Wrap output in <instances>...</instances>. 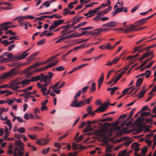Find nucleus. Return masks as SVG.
I'll return each instance as SVG.
<instances>
[{
	"label": "nucleus",
	"instance_id": "obj_1",
	"mask_svg": "<svg viewBox=\"0 0 156 156\" xmlns=\"http://www.w3.org/2000/svg\"><path fill=\"white\" fill-rule=\"evenodd\" d=\"M15 144L16 146L14 148L15 151L13 153V156H18L17 153L16 152L17 151L19 156H23L24 152V145L23 143L20 140H15Z\"/></svg>",
	"mask_w": 156,
	"mask_h": 156
},
{
	"label": "nucleus",
	"instance_id": "obj_2",
	"mask_svg": "<svg viewBox=\"0 0 156 156\" xmlns=\"http://www.w3.org/2000/svg\"><path fill=\"white\" fill-rule=\"evenodd\" d=\"M23 66V64H19L17 62L16 67L11 69L9 72L5 73L0 77V80L12 78L16 76L19 73L18 71L16 70L17 68Z\"/></svg>",
	"mask_w": 156,
	"mask_h": 156
},
{
	"label": "nucleus",
	"instance_id": "obj_3",
	"mask_svg": "<svg viewBox=\"0 0 156 156\" xmlns=\"http://www.w3.org/2000/svg\"><path fill=\"white\" fill-rule=\"evenodd\" d=\"M108 104L107 103H105L103 104L102 106H100L94 112H92V106H90L88 107V108L87 109V111L88 114L94 116V115L96 112H104L106 109V107H108Z\"/></svg>",
	"mask_w": 156,
	"mask_h": 156
},
{
	"label": "nucleus",
	"instance_id": "obj_4",
	"mask_svg": "<svg viewBox=\"0 0 156 156\" xmlns=\"http://www.w3.org/2000/svg\"><path fill=\"white\" fill-rule=\"evenodd\" d=\"M86 103L84 100L80 101H77V98H75L71 103L70 106L78 108L81 107L83 105H84Z\"/></svg>",
	"mask_w": 156,
	"mask_h": 156
},
{
	"label": "nucleus",
	"instance_id": "obj_5",
	"mask_svg": "<svg viewBox=\"0 0 156 156\" xmlns=\"http://www.w3.org/2000/svg\"><path fill=\"white\" fill-rule=\"evenodd\" d=\"M64 21V20L60 19L55 20L54 21L53 24L49 28V31L51 32L55 29L59 25L62 24Z\"/></svg>",
	"mask_w": 156,
	"mask_h": 156
},
{
	"label": "nucleus",
	"instance_id": "obj_6",
	"mask_svg": "<svg viewBox=\"0 0 156 156\" xmlns=\"http://www.w3.org/2000/svg\"><path fill=\"white\" fill-rule=\"evenodd\" d=\"M58 61L57 60H56L55 61V62H53L52 63H51L50 64H49V65H48L45 66L41 68H38V69H36L35 70V71H38V72H40L42 70H46V69H47L49 68H51V67H53V66H55V65H56L58 64Z\"/></svg>",
	"mask_w": 156,
	"mask_h": 156
},
{
	"label": "nucleus",
	"instance_id": "obj_7",
	"mask_svg": "<svg viewBox=\"0 0 156 156\" xmlns=\"http://www.w3.org/2000/svg\"><path fill=\"white\" fill-rule=\"evenodd\" d=\"M151 18V17L150 16H149L147 17L146 18H144L143 19H142L140 20H138L134 23H139V24L138 25H137V26H139L141 25H143L145 22L147 21L148 20H149Z\"/></svg>",
	"mask_w": 156,
	"mask_h": 156
},
{
	"label": "nucleus",
	"instance_id": "obj_8",
	"mask_svg": "<svg viewBox=\"0 0 156 156\" xmlns=\"http://www.w3.org/2000/svg\"><path fill=\"white\" fill-rule=\"evenodd\" d=\"M137 27V25H132L131 24L129 27L128 28L126 29V33H128L131 31H133L137 30V29L135 28Z\"/></svg>",
	"mask_w": 156,
	"mask_h": 156
},
{
	"label": "nucleus",
	"instance_id": "obj_9",
	"mask_svg": "<svg viewBox=\"0 0 156 156\" xmlns=\"http://www.w3.org/2000/svg\"><path fill=\"white\" fill-rule=\"evenodd\" d=\"M21 80V79L19 77H17L11 81L9 83L10 87H15L17 85V83L18 81Z\"/></svg>",
	"mask_w": 156,
	"mask_h": 156
},
{
	"label": "nucleus",
	"instance_id": "obj_10",
	"mask_svg": "<svg viewBox=\"0 0 156 156\" xmlns=\"http://www.w3.org/2000/svg\"><path fill=\"white\" fill-rule=\"evenodd\" d=\"M104 31H107V28H101L94 29V33L95 35H96L97 36H98L100 33Z\"/></svg>",
	"mask_w": 156,
	"mask_h": 156
},
{
	"label": "nucleus",
	"instance_id": "obj_11",
	"mask_svg": "<svg viewBox=\"0 0 156 156\" xmlns=\"http://www.w3.org/2000/svg\"><path fill=\"white\" fill-rule=\"evenodd\" d=\"M116 23L115 21L110 22L107 23L103 24L102 26L103 27H115L116 26Z\"/></svg>",
	"mask_w": 156,
	"mask_h": 156
},
{
	"label": "nucleus",
	"instance_id": "obj_12",
	"mask_svg": "<svg viewBox=\"0 0 156 156\" xmlns=\"http://www.w3.org/2000/svg\"><path fill=\"white\" fill-rule=\"evenodd\" d=\"M49 140L45 138H43L41 141H43V143H41V140H38L36 142V143L40 145H44L47 144L49 142Z\"/></svg>",
	"mask_w": 156,
	"mask_h": 156
},
{
	"label": "nucleus",
	"instance_id": "obj_13",
	"mask_svg": "<svg viewBox=\"0 0 156 156\" xmlns=\"http://www.w3.org/2000/svg\"><path fill=\"white\" fill-rule=\"evenodd\" d=\"M41 79V77L40 75H37V76H34L32 77L30 80L27 79V80H28V85L29 84L30 82H35L38 81Z\"/></svg>",
	"mask_w": 156,
	"mask_h": 156
},
{
	"label": "nucleus",
	"instance_id": "obj_14",
	"mask_svg": "<svg viewBox=\"0 0 156 156\" xmlns=\"http://www.w3.org/2000/svg\"><path fill=\"white\" fill-rule=\"evenodd\" d=\"M28 80H27V79H25L21 81H18L17 83V85L20 84H21L22 86L28 85Z\"/></svg>",
	"mask_w": 156,
	"mask_h": 156
},
{
	"label": "nucleus",
	"instance_id": "obj_15",
	"mask_svg": "<svg viewBox=\"0 0 156 156\" xmlns=\"http://www.w3.org/2000/svg\"><path fill=\"white\" fill-rule=\"evenodd\" d=\"M98 4V2H92L91 3V5H86L85 6V8H84L82 10H81L80 11H79L78 12V13L77 14V15H78L79 13H80L81 12H83V11H84L85 10L87 9V8L88 7H92L93 6V5H95V4Z\"/></svg>",
	"mask_w": 156,
	"mask_h": 156
},
{
	"label": "nucleus",
	"instance_id": "obj_16",
	"mask_svg": "<svg viewBox=\"0 0 156 156\" xmlns=\"http://www.w3.org/2000/svg\"><path fill=\"white\" fill-rule=\"evenodd\" d=\"M146 91H147V90H141L139 94L136 95L135 96L136 97V96H137V95L138 94H140L138 96V98H142L144 97V94Z\"/></svg>",
	"mask_w": 156,
	"mask_h": 156
},
{
	"label": "nucleus",
	"instance_id": "obj_17",
	"mask_svg": "<svg viewBox=\"0 0 156 156\" xmlns=\"http://www.w3.org/2000/svg\"><path fill=\"white\" fill-rule=\"evenodd\" d=\"M91 125L90 124H88L87 125V127L84 129L83 130V133L86 132H87L90 131L92 130L91 128Z\"/></svg>",
	"mask_w": 156,
	"mask_h": 156
},
{
	"label": "nucleus",
	"instance_id": "obj_18",
	"mask_svg": "<svg viewBox=\"0 0 156 156\" xmlns=\"http://www.w3.org/2000/svg\"><path fill=\"white\" fill-rule=\"evenodd\" d=\"M132 87V86L130 87L129 88H126L124 90H123L122 91V93H123L122 95L121 96L118 97L117 98V99H119L121 98H122V97H123Z\"/></svg>",
	"mask_w": 156,
	"mask_h": 156
},
{
	"label": "nucleus",
	"instance_id": "obj_19",
	"mask_svg": "<svg viewBox=\"0 0 156 156\" xmlns=\"http://www.w3.org/2000/svg\"><path fill=\"white\" fill-rule=\"evenodd\" d=\"M41 78H43V82L44 83H46L48 81V76L47 75H44V74L41 73L40 74Z\"/></svg>",
	"mask_w": 156,
	"mask_h": 156
},
{
	"label": "nucleus",
	"instance_id": "obj_20",
	"mask_svg": "<svg viewBox=\"0 0 156 156\" xmlns=\"http://www.w3.org/2000/svg\"><path fill=\"white\" fill-rule=\"evenodd\" d=\"M117 9L119 13L122 12H124L125 13H126L127 12V8L126 7L119 8Z\"/></svg>",
	"mask_w": 156,
	"mask_h": 156
},
{
	"label": "nucleus",
	"instance_id": "obj_21",
	"mask_svg": "<svg viewBox=\"0 0 156 156\" xmlns=\"http://www.w3.org/2000/svg\"><path fill=\"white\" fill-rule=\"evenodd\" d=\"M20 56H16V55H14L12 54V56L11 57L10 60L11 61H15L17 60H20Z\"/></svg>",
	"mask_w": 156,
	"mask_h": 156
},
{
	"label": "nucleus",
	"instance_id": "obj_22",
	"mask_svg": "<svg viewBox=\"0 0 156 156\" xmlns=\"http://www.w3.org/2000/svg\"><path fill=\"white\" fill-rule=\"evenodd\" d=\"M40 65L39 63H35L33 65L28 68L27 69L29 70L32 69H34L38 67Z\"/></svg>",
	"mask_w": 156,
	"mask_h": 156
},
{
	"label": "nucleus",
	"instance_id": "obj_23",
	"mask_svg": "<svg viewBox=\"0 0 156 156\" xmlns=\"http://www.w3.org/2000/svg\"><path fill=\"white\" fill-rule=\"evenodd\" d=\"M104 79V73H102L101 76L98 80V83L102 84Z\"/></svg>",
	"mask_w": 156,
	"mask_h": 156
},
{
	"label": "nucleus",
	"instance_id": "obj_24",
	"mask_svg": "<svg viewBox=\"0 0 156 156\" xmlns=\"http://www.w3.org/2000/svg\"><path fill=\"white\" fill-rule=\"evenodd\" d=\"M133 145L135 147V151L136 153L140 150V149L138 148L139 145L138 143H133Z\"/></svg>",
	"mask_w": 156,
	"mask_h": 156
},
{
	"label": "nucleus",
	"instance_id": "obj_25",
	"mask_svg": "<svg viewBox=\"0 0 156 156\" xmlns=\"http://www.w3.org/2000/svg\"><path fill=\"white\" fill-rule=\"evenodd\" d=\"M142 82L143 79L141 78H138L136 83V87L140 86Z\"/></svg>",
	"mask_w": 156,
	"mask_h": 156
},
{
	"label": "nucleus",
	"instance_id": "obj_26",
	"mask_svg": "<svg viewBox=\"0 0 156 156\" xmlns=\"http://www.w3.org/2000/svg\"><path fill=\"white\" fill-rule=\"evenodd\" d=\"M155 47H156V44H153L151 45L150 46H149L143 49V50L141 51V52H143L144 51L147 50H148L149 49L152 48H154Z\"/></svg>",
	"mask_w": 156,
	"mask_h": 156
},
{
	"label": "nucleus",
	"instance_id": "obj_27",
	"mask_svg": "<svg viewBox=\"0 0 156 156\" xmlns=\"http://www.w3.org/2000/svg\"><path fill=\"white\" fill-rule=\"evenodd\" d=\"M94 30L93 31H85L82 32L81 33L82 36L87 33V35H95L94 34Z\"/></svg>",
	"mask_w": 156,
	"mask_h": 156
},
{
	"label": "nucleus",
	"instance_id": "obj_28",
	"mask_svg": "<svg viewBox=\"0 0 156 156\" xmlns=\"http://www.w3.org/2000/svg\"><path fill=\"white\" fill-rule=\"evenodd\" d=\"M28 53H26V52H23L22 54L20 55V59L21 60L24 58L28 55Z\"/></svg>",
	"mask_w": 156,
	"mask_h": 156
},
{
	"label": "nucleus",
	"instance_id": "obj_29",
	"mask_svg": "<svg viewBox=\"0 0 156 156\" xmlns=\"http://www.w3.org/2000/svg\"><path fill=\"white\" fill-rule=\"evenodd\" d=\"M3 55H4V56H5L7 57H8V58H10V59L11 58V57L12 56V53L8 52L4 53L3 54Z\"/></svg>",
	"mask_w": 156,
	"mask_h": 156
},
{
	"label": "nucleus",
	"instance_id": "obj_30",
	"mask_svg": "<svg viewBox=\"0 0 156 156\" xmlns=\"http://www.w3.org/2000/svg\"><path fill=\"white\" fill-rule=\"evenodd\" d=\"M94 28V27H89L86 28H81L78 29V30H92Z\"/></svg>",
	"mask_w": 156,
	"mask_h": 156
},
{
	"label": "nucleus",
	"instance_id": "obj_31",
	"mask_svg": "<svg viewBox=\"0 0 156 156\" xmlns=\"http://www.w3.org/2000/svg\"><path fill=\"white\" fill-rule=\"evenodd\" d=\"M145 45L146 44H144L143 45H139L138 47H136V50L139 51V53L141 52H141V51L143 50V49H141V48H142V47L145 46Z\"/></svg>",
	"mask_w": 156,
	"mask_h": 156
},
{
	"label": "nucleus",
	"instance_id": "obj_32",
	"mask_svg": "<svg viewBox=\"0 0 156 156\" xmlns=\"http://www.w3.org/2000/svg\"><path fill=\"white\" fill-rule=\"evenodd\" d=\"M110 43H108L105 44L106 48L108 50H112V47L111 46Z\"/></svg>",
	"mask_w": 156,
	"mask_h": 156
},
{
	"label": "nucleus",
	"instance_id": "obj_33",
	"mask_svg": "<svg viewBox=\"0 0 156 156\" xmlns=\"http://www.w3.org/2000/svg\"><path fill=\"white\" fill-rule=\"evenodd\" d=\"M48 76V80L49 81H51V79L53 76V74L51 72H49L48 73V75H47Z\"/></svg>",
	"mask_w": 156,
	"mask_h": 156
},
{
	"label": "nucleus",
	"instance_id": "obj_34",
	"mask_svg": "<svg viewBox=\"0 0 156 156\" xmlns=\"http://www.w3.org/2000/svg\"><path fill=\"white\" fill-rule=\"evenodd\" d=\"M83 138V135H80L79 137L76 138L75 140L77 142H79L82 141Z\"/></svg>",
	"mask_w": 156,
	"mask_h": 156
},
{
	"label": "nucleus",
	"instance_id": "obj_35",
	"mask_svg": "<svg viewBox=\"0 0 156 156\" xmlns=\"http://www.w3.org/2000/svg\"><path fill=\"white\" fill-rule=\"evenodd\" d=\"M42 106L41 108V110L42 111H43L44 110L47 111L48 110V108L46 105H41Z\"/></svg>",
	"mask_w": 156,
	"mask_h": 156
},
{
	"label": "nucleus",
	"instance_id": "obj_36",
	"mask_svg": "<svg viewBox=\"0 0 156 156\" xmlns=\"http://www.w3.org/2000/svg\"><path fill=\"white\" fill-rule=\"evenodd\" d=\"M2 30L6 31L7 30V28L3 24L2 25V23L0 25V31H2Z\"/></svg>",
	"mask_w": 156,
	"mask_h": 156
},
{
	"label": "nucleus",
	"instance_id": "obj_37",
	"mask_svg": "<svg viewBox=\"0 0 156 156\" xmlns=\"http://www.w3.org/2000/svg\"><path fill=\"white\" fill-rule=\"evenodd\" d=\"M140 4L139 3L136 6H135L133 9L131 10V13L133 12L134 11H136L140 7Z\"/></svg>",
	"mask_w": 156,
	"mask_h": 156
},
{
	"label": "nucleus",
	"instance_id": "obj_38",
	"mask_svg": "<svg viewBox=\"0 0 156 156\" xmlns=\"http://www.w3.org/2000/svg\"><path fill=\"white\" fill-rule=\"evenodd\" d=\"M113 147V146L112 145L109 144L107 145L106 151L107 152H111V148Z\"/></svg>",
	"mask_w": 156,
	"mask_h": 156
},
{
	"label": "nucleus",
	"instance_id": "obj_39",
	"mask_svg": "<svg viewBox=\"0 0 156 156\" xmlns=\"http://www.w3.org/2000/svg\"><path fill=\"white\" fill-rule=\"evenodd\" d=\"M147 148L146 147H144L142 149L141 153L144 156L146 154L147 151Z\"/></svg>",
	"mask_w": 156,
	"mask_h": 156
},
{
	"label": "nucleus",
	"instance_id": "obj_40",
	"mask_svg": "<svg viewBox=\"0 0 156 156\" xmlns=\"http://www.w3.org/2000/svg\"><path fill=\"white\" fill-rule=\"evenodd\" d=\"M139 55V54L138 53V54H136L135 55H133V56H129L126 58V60H127V59L129 60V59H130L132 58H134L138 56Z\"/></svg>",
	"mask_w": 156,
	"mask_h": 156
},
{
	"label": "nucleus",
	"instance_id": "obj_41",
	"mask_svg": "<svg viewBox=\"0 0 156 156\" xmlns=\"http://www.w3.org/2000/svg\"><path fill=\"white\" fill-rule=\"evenodd\" d=\"M65 68L62 66H60L57 67L56 68V70L58 71H61L64 70Z\"/></svg>",
	"mask_w": 156,
	"mask_h": 156
},
{
	"label": "nucleus",
	"instance_id": "obj_42",
	"mask_svg": "<svg viewBox=\"0 0 156 156\" xmlns=\"http://www.w3.org/2000/svg\"><path fill=\"white\" fill-rule=\"evenodd\" d=\"M88 88H89V86H85V87H84L83 88L82 90H81V93L82 94H84L86 92Z\"/></svg>",
	"mask_w": 156,
	"mask_h": 156
},
{
	"label": "nucleus",
	"instance_id": "obj_43",
	"mask_svg": "<svg viewBox=\"0 0 156 156\" xmlns=\"http://www.w3.org/2000/svg\"><path fill=\"white\" fill-rule=\"evenodd\" d=\"M81 90H80L76 92V93L75 95V96H74V99L76 98V97H79L80 96V95L81 93Z\"/></svg>",
	"mask_w": 156,
	"mask_h": 156
},
{
	"label": "nucleus",
	"instance_id": "obj_44",
	"mask_svg": "<svg viewBox=\"0 0 156 156\" xmlns=\"http://www.w3.org/2000/svg\"><path fill=\"white\" fill-rule=\"evenodd\" d=\"M18 131L20 133H23L25 132V129L23 127H20L18 129Z\"/></svg>",
	"mask_w": 156,
	"mask_h": 156
},
{
	"label": "nucleus",
	"instance_id": "obj_45",
	"mask_svg": "<svg viewBox=\"0 0 156 156\" xmlns=\"http://www.w3.org/2000/svg\"><path fill=\"white\" fill-rule=\"evenodd\" d=\"M101 17H100L99 16L97 15L96 16L94 17L93 19V20H95L97 22H98L101 21L100 20Z\"/></svg>",
	"mask_w": 156,
	"mask_h": 156
},
{
	"label": "nucleus",
	"instance_id": "obj_46",
	"mask_svg": "<svg viewBox=\"0 0 156 156\" xmlns=\"http://www.w3.org/2000/svg\"><path fill=\"white\" fill-rule=\"evenodd\" d=\"M96 84L95 83H92L91 87V92H93L96 90Z\"/></svg>",
	"mask_w": 156,
	"mask_h": 156
},
{
	"label": "nucleus",
	"instance_id": "obj_47",
	"mask_svg": "<svg viewBox=\"0 0 156 156\" xmlns=\"http://www.w3.org/2000/svg\"><path fill=\"white\" fill-rule=\"evenodd\" d=\"M79 22V19H78L77 18L76 19L74 20L71 24V27H73L75 24Z\"/></svg>",
	"mask_w": 156,
	"mask_h": 156
},
{
	"label": "nucleus",
	"instance_id": "obj_48",
	"mask_svg": "<svg viewBox=\"0 0 156 156\" xmlns=\"http://www.w3.org/2000/svg\"><path fill=\"white\" fill-rule=\"evenodd\" d=\"M45 41H46L45 39H42L38 42V43H37V44L38 45H42L45 42Z\"/></svg>",
	"mask_w": 156,
	"mask_h": 156
},
{
	"label": "nucleus",
	"instance_id": "obj_49",
	"mask_svg": "<svg viewBox=\"0 0 156 156\" xmlns=\"http://www.w3.org/2000/svg\"><path fill=\"white\" fill-rule=\"evenodd\" d=\"M45 18H47V16H42L40 17L37 18L35 20H43V19Z\"/></svg>",
	"mask_w": 156,
	"mask_h": 156
},
{
	"label": "nucleus",
	"instance_id": "obj_50",
	"mask_svg": "<svg viewBox=\"0 0 156 156\" xmlns=\"http://www.w3.org/2000/svg\"><path fill=\"white\" fill-rule=\"evenodd\" d=\"M63 11L65 12L62 13V14L64 16L68 14H69V12L70 11V9H68L67 8H66L63 9Z\"/></svg>",
	"mask_w": 156,
	"mask_h": 156
},
{
	"label": "nucleus",
	"instance_id": "obj_51",
	"mask_svg": "<svg viewBox=\"0 0 156 156\" xmlns=\"http://www.w3.org/2000/svg\"><path fill=\"white\" fill-rule=\"evenodd\" d=\"M92 98H93V97L91 96L90 98L87 99L86 100H85L84 101H85L86 104H90V101L92 99Z\"/></svg>",
	"mask_w": 156,
	"mask_h": 156
},
{
	"label": "nucleus",
	"instance_id": "obj_52",
	"mask_svg": "<svg viewBox=\"0 0 156 156\" xmlns=\"http://www.w3.org/2000/svg\"><path fill=\"white\" fill-rule=\"evenodd\" d=\"M50 150V148L49 147L44 149L42 151V153L43 154H45L47 153Z\"/></svg>",
	"mask_w": 156,
	"mask_h": 156
},
{
	"label": "nucleus",
	"instance_id": "obj_53",
	"mask_svg": "<svg viewBox=\"0 0 156 156\" xmlns=\"http://www.w3.org/2000/svg\"><path fill=\"white\" fill-rule=\"evenodd\" d=\"M20 39V38L18 36L10 37H9V39L10 40H12L13 39L18 40Z\"/></svg>",
	"mask_w": 156,
	"mask_h": 156
},
{
	"label": "nucleus",
	"instance_id": "obj_54",
	"mask_svg": "<svg viewBox=\"0 0 156 156\" xmlns=\"http://www.w3.org/2000/svg\"><path fill=\"white\" fill-rule=\"evenodd\" d=\"M47 90V88L46 87H44L42 88L41 90L42 92V94L43 95H46V91Z\"/></svg>",
	"mask_w": 156,
	"mask_h": 156
},
{
	"label": "nucleus",
	"instance_id": "obj_55",
	"mask_svg": "<svg viewBox=\"0 0 156 156\" xmlns=\"http://www.w3.org/2000/svg\"><path fill=\"white\" fill-rule=\"evenodd\" d=\"M70 38L77 37V32L69 34Z\"/></svg>",
	"mask_w": 156,
	"mask_h": 156
},
{
	"label": "nucleus",
	"instance_id": "obj_56",
	"mask_svg": "<svg viewBox=\"0 0 156 156\" xmlns=\"http://www.w3.org/2000/svg\"><path fill=\"white\" fill-rule=\"evenodd\" d=\"M118 89V88L117 87H114L112 88V90L111 92V94H114V92L115 91L117 90Z\"/></svg>",
	"mask_w": 156,
	"mask_h": 156
},
{
	"label": "nucleus",
	"instance_id": "obj_57",
	"mask_svg": "<svg viewBox=\"0 0 156 156\" xmlns=\"http://www.w3.org/2000/svg\"><path fill=\"white\" fill-rule=\"evenodd\" d=\"M150 114V113L147 112H144L141 114V116H144L146 115H148Z\"/></svg>",
	"mask_w": 156,
	"mask_h": 156
},
{
	"label": "nucleus",
	"instance_id": "obj_58",
	"mask_svg": "<svg viewBox=\"0 0 156 156\" xmlns=\"http://www.w3.org/2000/svg\"><path fill=\"white\" fill-rule=\"evenodd\" d=\"M54 146L55 147H56L60 149L61 148V144L60 143H59L56 142L54 144Z\"/></svg>",
	"mask_w": 156,
	"mask_h": 156
},
{
	"label": "nucleus",
	"instance_id": "obj_59",
	"mask_svg": "<svg viewBox=\"0 0 156 156\" xmlns=\"http://www.w3.org/2000/svg\"><path fill=\"white\" fill-rule=\"evenodd\" d=\"M119 59L120 58H115L112 61L113 64H114L116 63L119 60Z\"/></svg>",
	"mask_w": 156,
	"mask_h": 156
},
{
	"label": "nucleus",
	"instance_id": "obj_60",
	"mask_svg": "<svg viewBox=\"0 0 156 156\" xmlns=\"http://www.w3.org/2000/svg\"><path fill=\"white\" fill-rule=\"evenodd\" d=\"M14 136L15 137H16L18 139H19L22 137L23 136V135L22 134H15Z\"/></svg>",
	"mask_w": 156,
	"mask_h": 156
},
{
	"label": "nucleus",
	"instance_id": "obj_61",
	"mask_svg": "<svg viewBox=\"0 0 156 156\" xmlns=\"http://www.w3.org/2000/svg\"><path fill=\"white\" fill-rule=\"evenodd\" d=\"M11 59L9 58H5L4 57H3V60L4 62H8L10 61H11L10 60Z\"/></svg>",
	"mask_w": 156,
	"mask_h": 156
},
{
	"label": "nucleus",
	"instance_id": "obj_62",
	"mask_svg": "<svg viewBox=\"0 0 156 156\" xmlns=\"http://www.w3.org/2000/svg\"><path fill=\"white\" fill-rule=\"evenodd\" d=\"M87 23V22H82L79 23L77 25H78L79 28H80V27L84 25Z\"/></svg>",
	"mask_w": 156,
	"mask_h": 156
},
{
	"label": "nucleus",
	"instance_id": "obj_63",
	"mask_svg": "<svg viewBox=\"0 0 156 156\" xmlns=\"http://www.w3.org/2000/svg\"><path fill=\"white\" fill-rule=\"evenodd\" d=\"M78 147L77 146V144L75 143H73L72 144V148L73 150H77Z\"/></svg>",
	"mask_w": 156,
	"mask_h": 156
},
{
	"label": "nucleus",
	"instance_id": "obj_64",
	"mask_svg": "<svg viewBox=\"0 0 156 156\" xmlns=\"http://www.w3.org/2000/svg\"><path fill=\"white\" fill-rule=\"evenodd\" d=\"M15 47V44H12L8 47V51H11L13 48Z\"/></svg>",
	"mask_w": 156,
	"mask_h": 156
}]
</instances>
